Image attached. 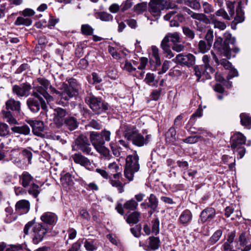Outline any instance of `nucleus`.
I'll return each instance as SVG.
<instances>
[{
  "label": "nucleus",
  "instance_id": "nucleus-1",
  "mask_svg": "<svg viewBox=\"0 0 251 251\" xmlns=\"http://www.w3.org/2000/svg\"><path fill=\"white\" fill-rule=\"evenodd\" d=\"M50 82L44 78H38L33 82L32 95L39 99L41 108L44 110L47 109V106L45 100L40 95H42L48 102L52 100L53 97L47 92V90L50 86Z\"/></svg>",
  "mask_w": 251,
  "mask_h": 251
},
{
  "label": "nucleus",
  "instance_id": "nucleus-2",
  "mask_svg": "<svg viewBox=\"0 0 251 251\" xmlns=\"http://www.w3.org/2000/svg\"><path fill=\"white\" fill-rule=\"evenodd\" d=\"M224 42L223 43L222 38L216 37L214 43V48L228 59L234 57L235 54H232L228 44H234L236 42L235 38L229 32H226L224 34Z\"/></svg>",
  "mask_w": 251,
  "mask_h": 251
},
{
  "label": "nucleus",
  "instance_id": "nucleus-3",
  "mask_svg": "<svg viewBox=\"0 0 251 251\" xmlns=\"http://www.w3.org/2000/svg\"><path fill=\"white\" fill-rule=\"evenodd\" d=\"M140 169L139 156L136 151L132 155L126 157V167L124 170V176L129 181L133 180L134 174Z\"/></svg>",
  "mask_w": 251,
  "mask_h": 251
},
{
  "label": "nucleus",
  "instance_id": "nucleus-4",
  "mask_svg": "<svg viewBox=\"0 0 251 251\" xmlns=\"http://www.w3.org/2000/svg\"><path fill=\"white\" fill-rule=\"evenodd\" d=\"M246 141V137L239 132L235 133L230 138L231 148L239 155V158H242L245 155L246 151L243 145Z\"/></svg>",
  "mask_w": 251,
  "mask_h": 251
},
{
  "label": "nucleus",
  "instance_id": "nucleus-5",
  "mask_svg": "<svg viewBox=\"0 0 251 251\" xmlns=\"http://www.w3.org/2000/svg\"><path fill=\"white\" fill-rule=\"evenodd\" d=\"M125 137L128 140H132L134 145L142 147L146 144L149 139V135H147L146 138L136 130L134 129L126 130L124 132Z\"/></svg>",
  "mask_w": 251,
  "mask_h": 251
},
{
  "label": "nucleus",
  "instance_id": "nucleus-6",
  "mask_svg": "<svg viewBox=\"0 0 251 251\" xmlns=\"http://www.w3.org/2000/svg\"><path fill=\"white\" fill-rule=\"evenodd\" d=\"M86 101L96 114H100L108 109V105L106 103H103L100 99L93 96L87 97Z\"/></svg>",
  "mask_w": 251,
  "mask_h": 251
},
{
  "label": "nucleus",
  "instance_id": "nucleus-7",
  "mask_svg": "<svg viewBox=\"0 0 251 251\" xmlns=\"http://www.w3.org/2000/svg\"><path fill=\"white\" fill-rule=\"evenodd\" d=\"M75 144L79 150L87 155H93L89 140L84 135H80L75 140Z\"/></svg>",
  "mask_w": 251,
  "mask_h": 251
},
{
  "label": "nucleus",
  "instance_id": "nucleus-8",
  "mask_svg": "<svg viewBox=\"0 0 251 251\" xmlns=\"http://www.w3.org/2000/svg\"><path fill=\"white\" fill-rule=\"evenodd\" d=\"M31 85L28 83H24L20 85H14L12 86V92L19 97H27L30 93Z\"/></svg>",
  "mask_w": 251,
  "mask_h": 251
},
{
  "label": "nucleus",
  "instance_id": "nucleus-9",
  "mask_svg": "<svg viewBox=\"0 0 251 251\" xmlns=\"http://www.w3.org/2000/svg\"><path fill=\"white\" fill-rule=\"evenodd\" d=\"M47 229L40 224L35 225L32 231V241L34 244H37L42 241Z\"/></svg>",
  "mask_w": 251,
  "mask_h": 251
},
{
  "label": "nucleus",
  "instance_id": "nucleus-10",
  "mask_svg": "<svg viewBox=\"0 0 251 251\" xmlns=\"http://www.w3.org/2000/svg\"><path fill=\"white\" fill-rule=\"evenodd\" d=\"M173 61L176 63L189 67L195 63V56L191 53L187 54L180 53L177 55Z\"/></svg>",
  "mask_w": 251,
  "mask_h": 251
},
{
  "label": "nucleus",
  "instance_id": "nucleus-11",
  "mask_svg": "<svg viewBox=\"0 0 251 251\" xmlns=\"http://www.w3.org/2000/svg\"><path fill=\"white\" fill-rule=\"evenodd\" d=\"M69 83V86L64 90V95L66 94L69 97L71 98L77 93L80 86L77 84L75 79H70Z\"/></svg>",
  "mask_w": 251,
  "mask_h": 251
},
{
  "label": "nucleus",
  "instance_id": "nucleus-12",
  "mask_svg": "<svg viewBox=\"0 0 251 251\" xmlns=\"http://www.w3.org/2000/svg\"><path fill=\"white\" fill-rule=\"evenodd\" d=\"M163 10L159 0H151L150 3L149 11L156 19L160 16L161 11Z\"/></svg>",
  "mask_w": 251,
  "mask_h": 251
},
{
  "label": "nucleus",
  "instance_id": "nucleus-13",
  "mask_svg": "<svg viewBox=\"0 0 251 251\" xmlns=\"http://www.w3.org/2000/svg\"><path fill=\"white\" fill-rule=\"evenodd\" d=\"M215 214V210L213 208H207L201 212L200 221L202 223L210 221L214 218Z\"/></svg>",
  "mask_w": 251,
  "mask_h": 251
},
{
  "label": "nucleus",
  "instance_id": "nucleus-14",
  "mask_svg": "<svg viewBox=\"0 0 251 251\" xmlns=\"http://www.w3.org/2000/svg\"><path fill=\"white\" fill-rule=\"evenodd\" d=\"M26 122L32 127L34 134L39 135L41 134L44 128V123L42 121L29 120Z\"/></svg>",
  "mask_w": 251,
  "mask_h": 251
},
{
  "label": "nucleus",
  "instance_id": "nucleus-15",
  "mask_svg": "<svg viewBox=\"0 0 251 251\" xmlns=\"http://www.w3.org/2000/svg\"><path fill=\"white\" fill-rule=\"evenodd\" d=\"M90 141L95 149L102 146L104 144V141L100 133L97 132H91L90 135Z\"/></svg>",
  "mask_w": 251,
  "mask_h": 251
},
{
  "label": "nucleus",
  "instance_id": "nucleus-16",
  "mask_svg": "<svg viewBox=\"0 0 251 251\" xmlns=\"http://www.w3.org/2000/svg\"><path fill=\"white\" fill-rule=\"evenodd\" d=\"M26 104L29 109L33 113L38 112L40 109V106H41L39 99L36 97L29 98L26 101Z\"/></svg>",
  "mask_w": 251,
  "mask_h": 251
},
{
  "label": "nucleus",
  "instance_id": "nucleus-17",
  "mask_svg": "<svg viewBox=\"0 0 251 251\" xmlns=\"http://www.w3.org/2000/svg\"><path fill=\"white\" fill-rule=\"evenodd\" d=\"M20 182L22 185L27 188L34 183V179L27 172H24L20 176Z\"/></svg>",
  "mask_w": 251,
  "mask_h": 251
},
{
  "label": "nucleus",
  "instance_id": "nucleus-18",
  "mask_svg": "<svg viewBox=\"0 0 251 251\" xmlns=\"http://www.w3.org/2000/svg\"><path fill=\"white\" fill-rule=\"evenodd\" d=\"M15 208L16 210L21 214L27 213L30 209V203L27 200H20L16 203Z\"/></svg>",
  "mask_w": 251,
  "mask_h": 251
},
{
  "label": "nucleus",
  "instance_id": "nucleus-19",
  "mask_svg": "<svg viewBox=\"0 0 251 251\" xmlns=\"http://www.w3.org/2000/svg\"><path fill=\"white\" fill-rule=\"evenodd\" d=\"M40 219L44 223L48 225H53L56 222L57 217L54 213L46 212L41 216Z\"/></svg>",
  "mask_w": 251,
  "mask_h": 251
},
{
  "label": "nucleus",
  "instance_id": "nucleus-20",
  "mask_svg": "<svg viewBox=\"0 0 251 251\" xmlns=\"http://www.w3.org/2000/svg\"><path fill=\"white\" fill-rule=\"evenodd\" d=\"M5 106L7 110H10L17 113L20 112L21 103L14 99L11 98L7 100L5 102Z\"/></svg>",
  "mask_w": 251,
  "mask_h": 251
},
{
  "label": "nucleus",
  "instance_id": "nucleus-21",
  "mask_svg": "<svg viewBox=\"0 0 251 251\" xmlns=\"http://www.w3.org/2000/svg\"><path fill=\"white\" fill-rule=\"evenodd\" d=\"M180 40L179 34L178 32L169 33L163 38L162 42L169 44L170 41L174 44L179 43Z\"/></svg>",
  "mask_w": 251,
  "mask_h": 251
},
{
  "label": "nucleus",
  "instance_id": "nucleus-22",
  "mask_svg": "<svg viewBox=\"0 0 251 251\" xmlns=\"http://www.w3.org/2000/svg\"><path fill=\"white\" fill-rule=\"evenodd\" d=\"M72 157L75 163L81 166H87L90 164L89 160L80 153H75L72 156Z\"/></svg>",
  "mask_w": 251,
  "mask_h": 251
},
{
  "label": "nucleus",
  "instance_id": "nucleus-23",
  "mask_svg": "<svg viewBox=\"0 0 251 251\" xmlns=\"http://www.w3.org/2000/svg\"><path fill=\"white\" fill-rule=\"evenodd\" d=\"M53 121L56 126L61 127L63 125V109L61 108L54 109Z\"/></svg>",
  "mask_w": 251,
  "mask_h": 251
},
{
  "label": "nucleus",
  "instance_id": "nucleus-24",
  "mask_svg": "<svg viewBox=\"0 0 251 251\" xmlns=\"http://www.w3.org/2000/svg\"><path fill=\"white\" fill-rule=\"evenodd\" d=\"M179 10H176L175 11H172L168 12L167 14H166L164 16V20L166 21H169L173 15H174L175 14H176L177 13H181V11H184V12L188 13V14L190 15L191 17H192V13H194L192 11H191L190 9H189L186 7H183L182 8H179Z\"/></svg>",
  "mask_w": 251,
  "mask_h": 251
},
{
  "label": "nucleus",
  "instance_id": "nucleus-25",
  "mask_svg": "<svg viewBox=\"0 0 251 251\" xmlns=\"http://www.w3.org/2000/svg\"><path fill=\"white\" fill-rule=\"evenodd\" d=\"M11 130L16 133L21 134L25 135L29 134L30 129L29 126L26 125L22 126H15L11 128Z\"/></svg>",
  "mask_w": 251,
  "mask_h": 251
},
{
  "label": "nucleus",
  "instance_id": "nucleus-26",
  "mask_svg": "<svg viewBox=\"0 0 251 251\" xmlns=\"http://www.w3.org/2000/svg\"><path fill=\"white\" fill-rule=\"evenodd\" d=\"M192 214L189 210H184L180 215L179 221L183 225H187L191 221Z\"/></svg>",
  "mask_w": 251,
  "mask_h": 251
},
{
  "label": "nucleus",
  "instance_id": "nucleus-27",
  "mask_svg": "<svg viewBox=\"0 0 251 251\" xmlns=\"http://www.w3.org/2000/svg\"><path fill=\"white\" fill-rule=\"evenodd\" d=\"M209 17L211 21V23L214 25L215 28H218L221 30H223L226 28V24L223 22L219 21L217 17H215V15H210Z\"/></svg>",
  "mask_w": 251,
  "mask_h": 251
},
{
  "label": "nucleus",
  "instance_id": "nucleus-28",
  "mask_svg": "<svg viewBox=\"0 0 251 251\" xmlns=\"http://www.w3.org/2000/svg\"><path fill=\"white\" fill-rule=\"evenodd\" d=\"M242 1L238 2V7L236 9V14L234 18V22L236 24L241 23L244 20V13L241 9Z\"/></svg>",
  "mask_w": 251,
  "mask_h": 251
},
{
  "label": "nucleus",
  "instance_id": "nucleus-29",
  "mask_svg": "<svg viewBox=\"0 0 251 251\" xmlns=\"http://www.w3.org/2000/svg\"><path fill=\"white\" fill-rule=\"evenodd\" d=\"M140 213L138 211H134L130 213L126 219V222L129 224H135L139 222Z\"/></svg>",
  "mask_w": 251,
  "mask_h": 251
},
{
  "label": "nucleus",
  "instance_id": "nucleus-30",
  "mask_svg": "<svg viewBox=\"0 0 251 251\" xmlns=\"http://www.w3.org/2000/svg\"><path fill=\"white\" fill-rule=\"evenodd\" d=\"M194 71L196 75L197 76V80L199 81L200 78L202 75H205V78H210V74H209L207 75L206 72H205V70L204 69L203 66H195L194 68Z\"/></svg>",
  "mask_w": 251,
  "mask_h": 251
},
{
  "label": "nucleus",
  "instance_id": "nucleus-31",
  "mask_svg": "<svg viewBox=\"0 0 251 251\" xmlns=\"http://www.w3.org/2000/svg\"><path fill=\"white\" fill-rule=\"evenodd\" d=\"M148 200L149 208L153 211H155L158 205V200L157 197L154 194H151L150 195Z\"/></svg>",
  "mask_w": 251,
  "mask_h": 251
},
{
  "label": "nucleus",
  "instance_id": "nucleus-32",
  "mask_svg": "<svg viewBox=\"0 0 251 251\" xmlns=\"http://www.w3.org/2000/svg\"><path fill=\"white\" fill-rule=\"evenodd\" d=\"M211 53L213 55V59H214L215 61L218 65L221 64L227 70H229L232 68V65L231 63L227 61L226 59H223L219 61L218 58L213 52L211 51Z\"/></svg>",
  "mask_w": 251,
  "mask_h": 251
},
{
  "label": "nucleus",
  "instance_id": "nucleus-33",
  "mask_svg": "<svg viewBox=\"0 0 251 251\" xmlns=\"http://www.w3.org/2000/svg\"><path fill=\"white\" fill-rule=\"evenodd\" d=\"M161 48L163 50L164 54L167 58L171 59L174 56V54L171 50V47L169 44L161 42Z\"/></svg>",
  "mask_w": 251,
  "mask_h": 251
},
{
  "label": "nucleus",
  "instance_id": "nucleus-34",
  "mask_svg": "<svg viewBox=\"0 0 251 251\" xmlns=\"http://www.w3.org/2000/svg\"><path fill=\"white\" fill-rule=\"evenodd\" d=\"M151 59L154 61L157 66L161 64V60L159 55L158 49L155 46L151 47Z\"/></svg>",
  "mask_w": 251,
  "mask_h": 251
},
{
  "label": "nucleus",
  "instance_id": "nucleus-35",
  "mask_svg": "<svg viewBox=\"0 0 251 251\" xmlns=\"http://www.w3.org/2000/svg\"><path fill=\"white\" fill-rule=\"evenodd\" d=\"M138 205V202L132 199L127 201L124 204V208L129 211H134L137 208Z\"/></svg>",
  "mask_w": 251,
  "mask_h": 251
},
{
  "label": "nucleus",
  "instance_id": "nucleus-36",
  "mask_svg": "<svg viewBox=\"0 0 251 251\" xmlns=\"http://www.w3.org/2000/svg\"><path fill=\"white\" fill-rule=\"evenodd\" d=\"M109 182L110 184L114 187L117 188L119 193H122L124 191V184L119 180L113 179L110 178Z\"/></svg>",
  "mask_w": 251,
  "mask_h": 251
},
{
  "label": "nucleus",
  "instance_id": "nucleus-37",
  "mask_svg": "<svg viewBox=\"0 0 251 251\" xmlns=\"http://www.w3.org/2000/svg\"><path fill=\"white\" fill-rule=\"evenodd\" d=\"M202 61L204 63V69L205 70L206 74H213L214 73V69L209 65L210 57L207 55H203L202 57Z\"/></svg>",
  "mask_w": 251,
  "mask_h": 251
},
{
  "label": "nucleus",
  "instance_id": "nucleus-38",
  "mask_svg": "<svg viewBox=\"0 0 251 251\" xmlns=\"http://www.w3.org/2000/svg\"><path fill=\"white\" fill-rule=\"evenodd\" d=\"M122 67L123 70L132 74L133 75L137 76L136 69L132 66L130 62L126 60L122 64Z\"/></svg>",
  "mask_w": 251,
  "mask_h": 251
},
{
  "label": "nucleus",
  "instance_id": "nucleus-39",
  "mask_svg": "<svg viewBox=\"0 0 251 251\" xmlns=\"http://www.w3.org/2000/svg\"><path fill=\"white\" fill-rule=\"evenodd\" d=\"M159 1L163 10L170 8L175 9L176 10L179 9L176 5L172 2L171 0H159Z\"/></svg>",
  "mask_w": 251,
  "mask_h": 251
},
{
  "label": "nucleus",
  "instance_id": "nucleus-40",
  "mask_svg": "<svg viewBox=\"0 0 251 251\" xmlns=\"http://www.w3.org/2000/svg\"><path fill=\"white\" fill-rule=\"evenodd\" d=\"M3 117L5 121L10 125H16L18 124L16 119L12 116L10 111H3Z\"/></svg>",
  "mask_w": 251,
  "mask_h": 251
},
{
  "label": "nucleus",
  "instance_id": "nucleus-41",
  "mask_svg": "<svg viewBox=\"0 0 251 251\" xmlns=\"http://www.w3.org/2000/svg\"><path fill=\"white\" fill-rule=\"evenodd\" d=\"M32 21L29 18H25L23 17H18L15 22V25H24L29 26L32 24Z\"/></svg>",
  "mask_w": 251,
  "mask_h": 251
},
{
  "label": "nucleus",
  "instance_id": "nucleus-42",
  "mask_svg": "<svg viewBox=\"0 0 251 251\" xmlns=\"http://www.w3.org/2000/svg\"><path fill=\"white\" fill-rule=\"evenodd\" d=\"M212 45L204 40H200L198 48L200 51L202 53H204L208 51L211 48Z\"/></svg>",
  "mask_w": 251,
  "mask_h": 251
},
{
  "label": "nucleus",
  "instance_id": "nucleus-43",
  "mask_svg": "<svg viewBox=\"0 0 251 251\" xmlns=\"http://www.w3.org/2000/svg\"><path fill=\"white\" fill-rule=\"evenodd\" d=\"M84 246L88 251H94L98 248L97 242L95 240H86L84 242Z\"/></svg>",
  "mask_w": 251,
  "mask_h": 251
},
{
  "label": "nucleus",
  "instance_id": "nucleus-44",
  "mask_svg": "<svg viewBox=\"0 0 251 251\" xmlns=\"http://www.w3.org/2000/svg\"><path fill=\"white\" fill-rule=\"evenodd\" d=\"M65 125L70 130H73L77 126V122L73 117L67 118L65 121Z\"/></svg>",
  "mask_w": 251,
  "mask_h": 251
},
{
  "label": "nucleus",
  "instance_id": "nucleus-45",
  "mask_svg": "<svg viewBox=\"0 0 251 251\" xmlns=\"http://www.w3.org/2000/svg\"><path fill=\"white\" fill-rule=\"evenodd\" d=\"M159 239L157 237H150L149 238L148 247L151 250H155L159 247Z\"/></svg>",
  "mask_w": 251,
  "mask_h": 251
},
{
  "label": "nucleus",
  "instance_id": "nucleus-46",
  "mask_svg": "<svg viewBox=\"0 0 251 251\" xmlns=\"http://www.w3.org/2000/svg\"><path fill=\"white\" fill-rule=\"evenodd\" d=\"M105 159L109 160L111 157L109 150L104 145L96 149Z\"/></svg>",
  "mask_w": 251,
  "mask_h": 251
},
{
  "label": "nucleus",
  "instance_id": "nucleus-47",
  "mask_svg": "<svg viewBox=\"0 0 251 251\" xmlns=\"http://www.w3.org/2000/svg\"><path fill=\"white\" fill-rule=\"evenodd\" d=\"M94 29L88 24H83L81 26V33L84 35L90 36L93 35Z\"/></svg>",
  "mask_w": 251,
  "mask_h": 251
},
{
  "label": "nucleus",
  "instance_id": "nucleus-48",
  "mask_svg": "<svg viewBox=\"0 0 251 251\" xmlns=\"http://www.w3.org/2000/svg\"><path fill=\"white\" fill-rule=\"evenodd\" d=\"M167 141L173 143L176 140V130L174 127H171L166 134Z\"/></svg>",
  "mask_w": 251,
  "mask_h": 251
},
{
  "label": "nucleus",
  "instance_id": "nucleus-49",
  "mask_svg": "<svg viewBox=\"0 0 251 251\" xmlns=\"http://www.w3.org/2000/svg\"><path fill=\"white\" fill-rule=\"evenodd\" d=\"M177 15L174 18L175 19L170 22V25L171 26H178L179 22H182L184 20L183 15L181 13H176Z\"/></svg>",
  "mask_w": 251,
  "mask_h": 251
},
{
  "label": "nucleus",
  "instance_id": "nucleus-50",
  "mask_svg": "<svg viewBox=\"0 0 251 251\" xmlns=\"http://www.w3.org/2000/svg\"><path fill=\"white\" fill-rule=\"evenodd\" d=\"M147 8V2H142L135 5L133 10L135 12L138 14H141L145 11Z\"/></svg>",
  "mask_w": 251,
  "mask_h": 251
},
{
  "label": "nucleus",
  "instance_id": "nucleus-51",
  "mask_svg": "<svg viewBox=\"0 0 251 251\" xmlns=\"http://www.w3.org/2000/svg\"><path fill=\"white\" fill-rule=\"evenodd\" d=\"M182 31L186 37L189 40H193L195 36V33L194 30L190 29L188 26H184L182 27Z\"/></svg>",
  "mask_w": 251,
  "mask_h": 251
},
{
  "label": "nucleus",
  "instance_id": "nucleus-52",
  "mask_svg": "<svg viewBox=\"0 0 251 251\" xmlns=\"http://www.w3.org/2000/svg\"><path fill=\"white\" fill-rule=\"evenodd\" d=\"M28 193L33 196L34 198H36L40 193L39 187L38 185L36 184L35 182L30 185Z\"/></svg>",
  "mask_w": 251,
  "mask_h": 251
},
{
  "label": "nucleus",
  "instance_id": "nucleus-53",
  "mask_svg": "<svg viewBox=\"0 0 251 251\" xmlns=\"http://www.w3.org/2000/svg\"><path fill=\"white\" fill-rule=\"evenodd\" d=\"M210 15H215V17L217 16H221L223 17L224 19L229 21L231 20L230 16H229L227 12L225 11V9L223 8H221L218 11H217L215 14H211Z\"/></svg>",
  "mask_w": 251,
  "mask_h": 251
},
{
  "label": "nucleus",
  "instance_id": "nucleus-54",
  "mask_svg": "<svg viewBox=\"0 0 251 251\" xmlns=\"http://www.w3.org/2000/svg\"><path fill=\"white\" fill-rule=\"evenodd\" d=\"M185 5L194 9H199L201 7L200 3L198 0H185Z\"/></svg>",
  "mask_w": 251,
  "mask_h": 251
},
{
  "label": "nucleus",
  "instance_id": "nucleus-55",
  "mask_svg": "<svg viewBox=\"0 0 251 251\" xmlns=\"http://www.w3.org/2000/svg\"><path fill=\"white\" fill-rule=\"evenodd\" d=\"M197 173V170L188 169L183 173V178L185 179H193Z\"/></svg>",
  "mask_w": 251,
  "mask_h": 251
},
{
  "label": "nucleus",
  "instance_id": "nucleus-56",
  "mask_svg": "<svg viewBox=\"0 0 251 251\" xmlns=\"http://www.w3.org/2000/svg\"><path fill=\"white\" fill-rule=\"evenodd\" d=\"M151 232L155 234L159 232V221L157 218L152 220L151 222Z\"/></svg>",
  "mask_w": 251,
  "mask_h": 251
},
{
  "label": "nucleus",
  "instance_id": "nucleus-57",
  "mask_svg": "<svg viewBox=\"0 0 251 251\" xmlns=\"http://www.w3.org/2000/svg\"><path fill=\"white\" fill-rule=\"evenodd\" d=\"M9 134L10 131L8 125L5 123H0V136H6Z\"/></svg>",
  "mask_w": 251,
  "mask_h": 251
},
{
  "label": "nucleus",
  "instance_id": "nucleus-58",
  "mask_svg": "<svg viewBox=\"0 0 251 251\" xmlns=\"http://www.w3.org/2000/svg\"><path fill=\"white\" fill-rule=\"evenodd\" d=\"M222 233V230L219 229L216 231L210 238L211 243L212 244L216 243L220 239Z\"/></svg>",
  "mask_w": 251,
  "mask_h": 251
},
{
  "label": "nucleus",
  "instance_id": "nucleus-59",
  "mask_svg": "<svg viewBox=\"0 0 251 251\" xmlns=\"http://www.w3.org/2000/svg\"><path fill=\"white\" fill-rule=\"evenodd\" d=\"M241 124L245 126H248L251 125V118L246 114L240 115Z\"/></svg>",
  "mask_w": 251,
  "mask_h": 251
},
{
  "label": "nucleus",
  "instance_id": "nucleus-60",
  "mask_svg": "<svg viewBox=\"0 0 251 251\" xmlns=\"http://www.w3.org/2000/svg\"><path fill=\"white\" fill-rule=\"evenodd\" d=\"M50 93L53 95V96L55 98H60V100L59 101V103L61 102V100L62 98V91H59L56 89L55 88L52 87V86H50Z\"/></svg>",
  "mask_w": 251,
  "mask_h": 251
},
{
  "label": "nucleus",
  "instance_id": "nucleus-61",
  "mask_svg": "<svg viewBox=\"0 0 251 251\" xmlns=\"http://www.w3.org/2000/svg\"><path fill=\"white\" fill-rule=\"evenodd\" d=\"M99 18L103 21L108 22L112 21L113 19V16L106 12H100L99 14Z\"/></svg>",
  "mask_w": 251,
  "mask_h": 251
},
{
  "label": "nucleus",
  "instance_id": "nucleus-62",
  "mask_svg": "<svg viewBox=\"0 0 251 251\" xmlns=\"http://www.w3.org/2000/svg\"><path fill=\"white\" fill-rule=\"evenodd\" d=\"M234 3L235 1H226V5L228 9V13L230 17H232L234 14Z\"/></svg>",
  "mask_w": 251,
  "mask_h": 251
},
{
  "label": "nucleus",
  "instance_id": "nucleus-63",
  "mask_svg": "<svg viewBox=\"0 0 251 251\" xmlns=\"http://www.w3.org/2000/svg\"><path fill=\"white\" fill-rule=\"evenodd\" d=\"M201 136H189L188 138L183 140V142L188 144H194L197 143L200 139Z\"/></svg>",
  "mask_w": 251,
  "mask_h": 251
},
{
  "label": "nucleus",
  "instance_id": "nucleus-64",
  "mask_svg": "<svg viewBox=\"0 0 251 251\" xmlns=\"http://www.w3.org/2000/svg\"><path fill=\"white\" fill-rule=\"evenodd\" d=\"M11 250V251H31L22 245H12Z\"/></svg>",
  "mask_w": 251,
  "mask_h": 251
}]
</instances>
